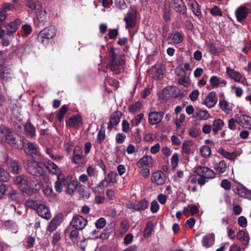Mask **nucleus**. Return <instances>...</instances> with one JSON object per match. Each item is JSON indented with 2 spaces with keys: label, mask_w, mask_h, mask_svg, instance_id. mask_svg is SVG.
Wrapping results in <instances>:
<instances>
[{
  "label": "nucleus",
  "mask_w": 251,
  "mask_h": 251,
  "mask_svg": "<svg viewBox=\"0 0 251 251\" xmlns=\"http://www.w3.org/2000/svg\"><path fill=\"white\" fill-rule=\"evenodd\" d=\"M51 238L52 245L53 246H56L61 239L60 233L58 232L54 233Z\"/></svg>",
  "instance_id": "obj_60"
},
{
  "label": "nucleus",
  "mask_w": 251,
  "mask_h": 251,
  "mask_svg": "<svg viewBox=\"0 0 251 251\" xmlns=\"http://www.w3.org/2000/svg\"><path fill=\"white\" fill-rule=\"evenodd\" d=\"M194 117L200 121H205L210 117V115L206 110L199 109L196 111Z\"/></svg>",
  "instance_id": "obj_29"
},
{
  "label": "nucleus",
  "mask_w": 251,
  "mask_h": 251,
  "mask_svg": "<svg viewBox=\"0 0 251 251\" xmlns=\"http://www.w3.org/2000/svg\"><path fill=\"white\" fill-rule=\"evenodd\" d=\"M180 77L178 79V82L179 84L188 87L190 85V80L189 78L185 75H178Z\"/></svg>",
  "instance_id": "obj_49"
},
{
  "label": "nucleus",
  "mask_w": 251,
  "mask_h": 251,
  "mask_svg": "<svg viewBox=\"0 0 251 251\" xmlns=\"http://www.w3.org/2000/svg\"><path fill=\"white\" fill-rule=\"evenodd\" d=\"M188 6H190L192 12L196 16H200L201 15V9L199 5L196 1V0H192L191 2L187 3Z\"/></svg>",
  "instance_id": "obj_36"
},
{
  "label": "nucleus",
  "mask_w": 251,
  "mask_h": 251,
  "mask_svg": "<svg viewBox=\"0 0 251 251\" xmlns=\"http://www.w3.org/2000/svg\"><path fill=\"white\" fill-rule=\"evenodd\" d=\"M219 105L220 109L226 114L230 113L232 110L230 103L226 100H223L219 101Z\"/></svg>",
  "instance_id": "obj_37"
},
{
  "label": "nucleus",
  "mask_w": 251,
  "mask_h": 251,
  "mask_svg": "<svg viewBox=\"0 0 251 251\" xmlns=\"http://www.w3.org/2000/svg\"><path fill=\"white\" fill-rule=\"evenodd\" d=\"M45 153L49 156V157L55 162H59L64 158V156L61 154L54 155L53 154V150L49 148L46 149Z\"/></svg>",
  "instance_id": "obj_34"
},
{
  "label": "nucleus",
  "mask_w": 251,
  "mask_h": 251,
  "mask_svg": "<svg viewBox=\"0 0 251 251\" xmlns=\"http://www.w3.org/2000/svg\"><path fill=\"white\" fill-rule=\"evenodd\" d=\"M24 128L26 133L31 137H33L35 135V128L30 122H27L25 124Z\"/></svg>",
  "instance_id": "obj_44"
},
{
  "label": "nucleus",
  "mask_w": 251,
  "mask_h": 251,
  "mask_svg": "<svg viewBox=\"0 0 251 251\" xmlns=\"http://www.w3.org/2000/svg\"><path fill=\"white\" fill-rule=\"evenodd\" d=\"M22 23L20 19H16L13 21L10 22L5 26L6 34L8 35L15 32L18 29Z\"/></svg>",
  "instance_id": "obj_16"
},
{
  "label": "nucleus",
  "mask_w": 251,
  "mask_h": 251,
  "mask_svg": "<svg viewBox=\"0 0 251 251\" xmlns=\"http://www.w3.org/2000/svg\"><path fill=\"white\" fill-rule=\"evenodd\" d=\"M115 7L119 9H124L126 7V3L124 0H114Z\"/></svg>",
  "instance_id": "obj_63"
},
{
  "label": "nucleus",
  "mask_w": 251,
  "mask_h": 251,
  "mask_svg": "<svg viewBox=\"0 0 251 251\" xmlns=\"http://www.w3.org/2000/svg\"><path fill=\"white\" fill-rule=\"evenodd\" d=\"M226 168V164L224 160H222L219 163H216L214 166L215 170L219 174H223L225 172Z\"/></svg>",
  "instance_id": "obj_43"
},
{
  "label": "nucleus",
  "mask_w": 251,
  "mask_h": 251,
  "mask_svg": "<svg viewBox=\"0 0 251 251\" xmlns=\"http://www.w3.org/2000/svg\"><path fill=\"white\" fill-rule=\"evenodd\" d=\"M209 82L213 88H217L220 86V78L216 75H212L209 79Z\"/></svg>",
  "instance_id": "obj_57"
},
{
  "label": "nucleus",
  "mask_w": 251,
  "mask_h": 251,
  "mask_svg": "<svg viewBox=\"0 0 251 251\" xmlns=\"http://www.w3.org/2000/svg\"><path fill=\"white\" fill-rule=\"evenodd\" d=\"M9 178V174L3 169L0 168V180L6 182L7 181Z\"/></svg>",
  "instance_id": "obj_58"
},
{
  "label": "nucleus",
  "mask_w": 251,
  "mask_h": 251,
  "mask_svg": "<svg viewBox=\"0 0 251 251\" xmlns=\"http://www.w3.org/2000/svg\"><path fill=\"white\" fill-rule=\"evenodd\" d=\"M210 13L211 15L214 16H220L221 17L223 15L221 10L217 7V6H214L210 10Z\"/></svg>",
  "instance_id": "obj_64"
},
{
  "label": "nucleus",
  "mask_w": 251,
  "mask_h": 251,
  "mask_svg": "<svg viewBox=\"0 0 251 251\" xmlns=\"http://www.w3.org/2000/svg\"><path fill=\"white\" fill-rule=\"evenodd\" d=\"M73 227L69 226L65 230V234L69 233V237L72 240H76L78 236V229H73Z\"/></svg>",
  "instance_id": "obj_40"
},
{
  "label": "nucleus",
  "mask_w": 251,
  "mask_h": 251,
  "mask_svg": "<svg viewBox=\"0 0 251 251\" xmlns=\"http://www.w3.org/2000/svg\"><path fill=\"white\" fill-rule=\"evenodd\" d=\"M56 28L53 25H50L41 30L38 35V39L43 45L48 44L50 39H53L56 34Z\"/></svg>",
  "instance_id": "obj_4"
},
{
  "label": "nucleus",
  "mask_w": 251,
  "mask_h": 251,
  "mask_svg": "<svg viewBox=\"0 0 251 251\" xmlns=\"http://www.w3.org/2000/svg\"><path fill=\"white\" fill-rule=\"evenodd\" d=\"M191 70L190 64L188 63H185L176 68L175 73L176 75H186V71H190Z\"/></svg>",
  "instance_id": "obj_30"
},
{
  "label": "nucleus",
  "mask_w": 251,
  "mask_h": 251,
  "mask_svg": "<svg viewBox=\"0 0 251 251\" xmlns=\"http://www.w3.org/2000/svg\"><path fill=\"white\" fill-rule=\"evenodd\" d=\"M120 121V117L117 114H113L110 119L107 129L111 131L112 128L117 125Z\"/></svg>",
  "instance_id": "obj_41"
},
{
  "label": "nucleus",
  "mask_w": 251,
  "mask_h": 251,
  "mask_svg": "<svg viewBox=\"0 0 251 251\" xmlns=\"http://www.w3.org/2000/svg\"><path fill=\"white\" fill-rule=\"evenodd\" d=\"M166 180L165 174L161 170H157L152 174L151 181L156 185H164Z\"/></svg>",
  "instance_id": "obj_7"
},
{
  "label": "nucleus",
  "mask_w": 251,
  "mask_h": 251,
  "mask_svg": "<svg viewBox=\"0 0 251 251\" xmlns=\"http://www.w3.org/2000/svg\"><path fill=\"white\" fill-rule=\"evenodd\" d=\"M66 184H67V176H65L64 174L57 177V180L54 186L56 192L58 193H61L63 190V187H65Z\"/></svg>",
  "instance_id": "obj_18"
},
{
  "label": "nucleus",
  "mask_w": 251,
  "mask_h": 251,
  "mask_svg": "<svg viewBox=\"0 0 251 251\" xmlns=\"http://www.w3.org/2000/svg\"><path fill=\"white\" fill-rule=\"evenodd\" d=\"M68 110V107L67 105H63L61 106L58 114H57V118L59 122H61L63 120L64 115L67 112Z\"/></svg>",
  "instance_id": "obj_51"
},
{
  "label": "nucleus",
  "mask_w": 251,
  "mask_h": 251,
  "mask_svg": "<svg viewBox=\"0 0 251 251\" xmlns=\"http://www.w3.org/2000/svg\"><path fill=\"white\" fill-rule=\"evenodd\" d=\"M2 135V140L8 144L13 145L15 143V138L14 133L9 128L4 127L0 129Z\"/></svg>",
  "instance_id": "obj_8"
},
{
  "label": "nucleus",
  "mask_w": 251,
  "mask_h": 251,
  "mask_svg": "<svg viewBox=\"0 0 251 251\" xmlns=\"http://www.w3.org/2000/svg\"><path fill=\"white\" fill-rule=\"evenodd\" d=\"M105 138V130L103 126H101L99 130L96 141L98 144L101 143Z\"/></svg>",
  "instance_id": "obj_47"
},
{
  "label": "nucleus",
  "mask_w": 251,
  "mask_h": 251,
  "mask_svg": "<svg viewBox=\"0 0 251 251\" xmlns=\"http://www.w3.org/2000/svg\"><path fill=\"white\" fill-rule=\"evenodd\" d=\"M218 152L224 157L230 160L235 159L238 155L235 152H228L222 148H219Z\"/></svg>",
  "instance_id": "obj_32"
},
{
  "label": "nucleus",
  "mask_w": 251,
  "mask_h": 251,
  "mask_svg": "<svg viewBox=\"0 0 251 251\" xmlns=\"http://www.w3.org/2000/svg\"><path fill=\"white\" fill-rule=\"evenodd\" d=\"M224 125V122L220 119L215 120L213 123L212 131L216 134L222 129Z\"/></svg>",
  "instance_id": "obj_42"
},
{
  "label": "nucleus",
  "mask_w": 251,
  "mask_h": 251,
  "mask_svg": "<svg viewBox=\"0 0 251 251\" xmlns=\"http://www.w3.org/2000/svg\"><path fill=\"white\" fill-rule=\"evenodd\" d=\"M183 39L182 33L179 32H176L172 37V41L175 44H178L182 42Z\"/></svg>",
  "instance_id": "obj_53"
},
{
  "label": "nucleus",
  "mask_w": 251,
  "mask_h": 251,
  "mask_svg": "<svg viewBox=\"0 0 251 251\" xmlns=\"http://www.w3.org/2000/svg\"><path fill=\"white\" fill-rule=\"evenodd\" d=\"M143 107L142 103L140 101H137L133 103L129 107V110L131 113H135L140 110Z\"/></svg>",
  "instance_id": "obj_48"
},
{
  "label": "nucleus",
  "mask_w": 251,
  "mask_h": 251,
  "mask_svg": "<svg viewBox=\"0 0 251 251\" xmlns=\"http://www.w3.org/2000/svg\"><path fill=\"white\" fill-rule=\"evenodd\" d=\"M136 165L139 168L144 166L151 168L154 165L153 159L150 155H145L138 160Z\"/></svg>",
  "instance_id": "obj_17"
},
{
  "label": "nucleus",
  "mask_w": 251,
  "mask_h": 251,
  "mask_svg": "<svg viewBox=\"0 0 251 251\" xmlns=\"http://www.w3.org/2000/svg\"><path fill=\"white\" fill-rule=\"evenodd\" d=\"M4 226L7 229L13 233H16L18 231V226L16 223L12 220H7L4 223Z\"/></svg>",
  "instance_id": "obj_39"
},
{
  "label": "nucleus",
  "mask_w": 251,
  "mask_h": 251,
  "mask_svg": "<svg viewBox=\"0 0 251 251\" xmlns=\"http://www.w3.org/2000/svg\"><path fill=\"white\" fill-rule=\"evenodd\" d=\"M152 77L155 80H158L162 77L163 74V70L161 68H157L152 70Z\"/></svg>",
  "instance_id": "obj_50"
},
{
  "label": "nucleus",
  "mask_w": 251,
  "mask_h": 251,
  "mask_svg": "<svg viewBox=\"0 0 251 251\" xmlns=\"http://www.w3.org/2000/svg\"><path fill=\"white\" fill-rule=\"evenodd\" d=\"M200 152L202 156L204 158L208 157L211 153L210 148L205 145L203 146L201 148Z\"/></svg>",
  "instance_id": "obj_52"
},
{
  "label": "nucleus",
  "mask_w": 251,
  "mask_h": 251,
  "mask_svg": "<svg viewBox=\"0 0 251 251\" xmlns=\"http://www.w3.org/2000/svg\"><path fill=\"white\" fill-rule=\"evenodd\" d=\"M185 115L184 114H181L178 119L175 120V125H176L177 130L181 129V123L184 122L185 120Z\"/></svg>",
  "instance_id": "obj_59"
},
{
  "label": "nucleus",
  "mask_w": 251,
  "mask_h": 251,
  "mask_svg": "<svg viewBox=\"0 0 251 251\" xmlns=\"http://www.w3.org/2000/svg\"><path fill=\"white\" fill-rule=\"evenodd\" d=\"M12 191V187L8 184L2 183L0 185V199L5 195H8Z\"/></svg>",
  "instance_id": "obj_38"
},
{
  "label": "nucleus",
  "mask_w": 251,
  "mask_h": 251,
  "mask_svg": "<svg viewBox=\"0 0 251 251\" xmlns=\"http://www.w3.org/2000/svg\"><path fill=\"white\" fill-rule=\"evenodd\" d=\"M237 123L242 127L251 129V117L245 114L236 115Z\"/></svg>",
  "instance_id": "obj_12"
},
{
  "label": "nucleus",
  "mask_w": 251,
  "mask_h": 251,
  "mask_svg": "<svg viewBox=\"0 0 251 251\" xmlns=\"http://www.w3.org/2000/svg\"><path fill=\"white\" fill-rule=\"evenodd\" d=\"M236 237L243 245L247 246L249 244L250 239L249 235L244 230H239L237 233Z\"/></svg>",
  "instance_id": "obj_28"
},
{
  "label": "nucleus",
  "mask_w": 251,
  "mask_h": 251,
  "mask_svg": "<svg viewBox=\"0 0 251 251\" xmlns=\"http://www.w3.org/2000/svg\"><path fill=\"white\" fill-rule=\"evenodd\" d=\"M24 151L26 154L31 155L33 158L40 155L38 146L35 142H28L24 147Z\"/></svg>",
  "instance_id": "obj_10"
},
{
  "label": "nucleus",
  "mask_w": 251,
  "mask_h": 251,
  "mask_svg": "<svg viewBox=\"0 0 251 251\" xmlns=\"http://www.w3.org/2000/svg\"><path fill=\"white\" fill-rule=\"evenodd\" d=\"M235 193L242 198L251 200V190H248L243 185L238 187L236 189Z\"/></svg>",
  "instance_id": "obj_26"
},
{
  "label": "nucleus",
  "mask_w": 251,
  "mask_h": 251,
  "mask_svg": "<svg viewBox=\"0 0 251 251\" xmlns=\"http://www.w3.org/2000/svg\"><path fill=\"white\" fill-rule=\"evenodd\" d=\"M114 50V48L112 47L108 49L107 57L108 63L107 64V68L109 69L113 74L117 75L124 71L125 62L121 56L115 54Z\"/></svg>",
  "instance_id": "obj_2"
},
{
  "label": "nucleus",
  "mask_w": 251,
  "mask_h": 251,
  "mask_svg": "<svg viewBox=\"0 0 251 251\" xmlns=\"http://www.w3.org/2000/svg\"><path fill=\"white\" fill-rule=\"evenodd\" d=\"M82 118L79 115L70 117L67 121V125L71 127L78 128L82 124Z\"/></svg>",
  "instance_id": "obj_23"
},
{
  "label": "nucleus",
  "mask_w": 251,
  "mask_h": 251,
  "mask_svg": "<svg viewBox=\"0 0 251 251\" xmlns=\"http://www.w3.org/2000/svg\"><path fill=\"white\" fill-rule=\"evenodd\" d=\"M14 183L20 186H30L31 181L24 175H20L14 177Z\"/></svg>",
  "instance_id": "obj_25"
},
{
  "label": "nucleus",
  "mask_w": 251,
  "mask_h": 251,
  "mask_svg": "<svg viewBox=\"0 0 251 251\" xmlns=\"http://www.w3.org/2000/svg\"><path fill=\"white\" fill-rule=\"evenodd\" d=\"M143 118L144 114L143 113L137 115L130 121L132 126H138Z\"/></svg>",
  "instance_id": "obj_54"
},
{
  "label": "nucleus",
  "mask_w": 251,
  "mask_h": 251,
  "mask_svg": "<svg viewBox=\"0 0 251 251\" xmlns=\"http://www.w3.org/2000/svg\"><path fill=\"white\" fill-rule=\"evenodd\" d=\"M133 208L136 210H144L146 209L149 203L146 200H142L134 204Z\"/></svg>",
  "instance_id": "obj_46"
},
{
  "label": "nucleus",
  "mask_w": 251,
  "mask_h": 251,
  "mask_svg": "<svg viewBox=\"0 0 251 251\" xmlns=\"http://www.w3.org/2000/svg\"><path fill=\"white\" fill-rule=\"evenodd\" d=\"M164 115L163 112H151L148 115L149 123L154 125L161 122Z\"/></svg>",
  "instance_id": "obj_13"
},
{
  "label": "nucleus",
  "mask_w": 251,
  "mask_h": 251,
  "mask_svg": "<svg viewBox=\"0 0 251 251\" xmlns=\"http://www.w3.org/2000/svg\"><path fill=\"white\" fill-rule=\"evenodd\" d=\"M11 69L7 67L0 65V78L5 81L10 80L13 77Z\"/></svg>",
  "instance_id": "obj_19"
},
{
  "label": "nucleus",
  "mask_w": 251,
  "mask_h": 251,
  "mask_svg": "<svg viewBox=\"0 0 251 251\" xmlns=\"http://www.w3.org/2000/svg\"><path fill=\"white\" fill-rule=\"evenodd\" d=\"M7 165L9 171L13 174H18L21 170L20 166L17 162L12 160H8Z\"/></svg>",
  "instance_id": "obj_31"
},
{
  "label": "nucleus",
  "mask_w": 251,
  "mask_h": 251,
  "mask_svg": "<svg viewBox=\"0 0 251 251\" xmlns=\"http://www.w3.org/2000/svg\"><path fill=\"white\" fill-rule=\"evenodd\" d=\"M87 225V220L79 215H75L73 218L70 226L74 228L81 230L83 229Z\"/></svg>",
  "instance_id": "obj_9"
},
{
  "label": "nucleus",
  "mask_w": 251,
  "mask_h": 251,
  "mask_svg": "<svg viewBox=\"0 0 251 251\" xmlns=\"http://www.w3.org/2000/svg\"><path fill=\"white\" fill-rule=\"evenodd\" d=\"M15 8L16 7L14 4L8 2H4L1 5V9L6 13L7 12L14 10Z\"/></svg>",
  "instance_id": "obj_55"
},
{
  "label": "nucleus",
  "mask_w": 251,
  "mask_h": 251,
  "mask_svg": "<svg viewBox=\"0 0 251 251\" xmlns=\"http://www.w3.org/2000/svg\"><path fill=\"white\" fill-rule=\"evenodd\" d=\"M171 4L175 11L184 15L187 12V7L182 0H171Z\"/></svg>",
  "instance_id": "obj_14"
},
{
  "label": "nucleus",
  "mask_w": 251,
  "mask_h": 251,
  "mask_svg": "<svg viewBox=\"0 0 251 251\" xmlns=\"http://www.w3.org/2000/svg\"><path fill=\"white\" fill-rule=\"evenodd\" d=\"M214 242L215 235L213 233H210L203 236L201 244L203 247L208 248L212 246Z\"/></svg>",
  "instance_id": "obj_27"
},
{
  "label": "nucleus",
  "mask_w": 251,
  "mask_h": 251,
  "mask_svg": "<svg viewBox=\"0 0 251 251\" xmlns=\"http://www.w3.org/2000/svg\"><path fill=\"white\" fill-rule=\"evenodd\" d=\"M41 203L42 202L39 201H34L30 200L26 201L25 203V205L26 207L34 209L36 211Z\"/></svg>",
  "instance_id": "obj_45"
},
{
  "label": "nucleus",
  "mask_w": 251,
  "mask_h": 251,
  "mask_svg": "<svg viewBox=\"0 0 251 251\" xmlns=\"http://www.w3.org/2000/svg\"><path fill=\"white\" fill-rule=\"evenodd\" d=\"M30 163L28 172L38 178L42 185V189L44 194L48 197L50 196L53 190L48 174L43 171L40 167H38V165L35 162H32Z\"/></svg>",
  "instance_id": "obj_1"
},
{
  "label": "nucleus",
  "mask_w": 251,
  "mask_h": 251,
  "mask_svg": "<svg viewBox=\"0 0 251 251\" xmlns=\"http://www.w3.org/2000/svg\"><path fill=\"white\" fill-rule=\"evenodd\" d=\"M226 73L230 78L233 79L235 81L244 84L245 78H243L239 72L227 67L226 69Z\"/></svg>",
  "instance_id": "obj_15"
},
{
  "label": "nucleus",
  "mask_w": 251,
  "mask_h": 251,
  "mask_svg": "<svg viewBox=\"0 0 251 251\" xmlns=\"http://www.w3.org/2000/svg\"><path fill=\"white\" fill-rule=\"evenodd\" d=\"M78 182L72 179L71 175L67 176V184L65 185V192L69 195H72L76 191Z\"/></svg>",
  "instance_id": "obj_11"
},
{
  "label": "nucleus",
  "mask_w": 251,
  "mask_h": 251,
  "mask_svg": "<svg viewBox=\"0 0 251 251\" xmlns=\"http://www.w3.org/2000/svg\"><path fill=\"white\" fill-rule=\"evenodd\" d=\"M217 102L216 93L215 92H211L207 95L204 102L207 107L210 108L214 107Z\"/></svg>",
  "instance_id": "obj_21"
},
{
  "label": "nucleus",
  "mask_w": 251,
  "mask_h": 251,
  "mask_svg": "<svg viewBox=\"0 0 251 251\" xmlns=\"http://www.w3.org/2000/svg\"><path fill=\"white\" fill-rule=\"evenodd\" d=\"M107 182L110 183H114L117 181V174L111 171L104 178Z\"/></svg>",
  "instance_id": "obj_56"
},
{
  "label": "nucleus",
  "mask_w": 251,
  "mask_h": 251,
  "mask_svg": "<svg viewBox=\"0 0 251 251\" xmlns=\"http://www.w3.org/2000/svg\"><path fill=\"white\" fill-rule=\"evenodd\" d=\"M36 16L39 22H43L46 20L47 13L45 9L40 4L36 10Z\"/></svg>",
  "instance_id": "obj_33"
},
{
  "label": "nucleus",
  "mask_w": 251,
  "mask_h": 251,
  "mask_svg": "<svg viewBox=\"0 0 251 251\" xmlns=\"http://www.w3.org/2000/svg\"><path fill=\"white\" fill-rule=\"evenodd\" d=\"M196 173L200 176V178L204 179L205 183L209 179L214 178L215 177V172L208 167L198 166L195 168Z\"/></svg>",
  "instance_id": "obj_6"
},
{
  "label": "nucleus",
  "mask_w": 251,
  "mask_h": 251,
  "mask_svg": "<svg viewBox=\"0 0 251 251\" xmlns=\"http://www.w3.org/2000/svg\"><path fill=\"white\" fill-rule=\"evenodd\" d=\"M152 231V224L151 223L148 222L147 224L146 227L144 231V236L148 237L150 236Z\"/></svg>",
  "instance_id": "obj_61"
},
{
  "label": "nucleus",
  "mask_w": 251,
  "mask_h": 251,
  "mask_svg": "<svg viewBox=\"0 0 251 251\" xmlns=\"http://www.w3.org/2000/svg\"><path fill=\"white\" fill-rule=\"evenodd\" d=\"M249 12V9L244 5L239 7L235 11V15L237 21L241 23L246 18L247 15Z\"/></svg>",
  "instance_id": "obj_20"
},
{
  "label": "nucleus",
  "mask_w": 251,
  "mask_h": 251,
  "mask_svg": "<svg viewBox=\"0 0 251 251\" xmlns=\"http://www.w3.org/2000/svg\"><path fill=\"white\" fill-rule=\"evenodd\" d=\"M62 221V215L58 214L54 217L51 220L49 225L47 227V230L50 232L54 231L60 225Z\"/></svg>",
  "instance_id": "obj_22"
},
{
  "label": "nucleus",
  "mask_w": 251,
  "mask_h": 251,
  "mask_svg": "<svg viewBox=\"0 0 251 251\" xmlns=\"http://www.w3.org/2000/svg\"><path fill=\"white\" fill-rule=\"evenodd\" d=\"M114 230V226L112 224L108 225L100 235L99 238L102 240L106 239Z\"/></svg>",
  "instance_id": "obj_35"
},
{
  "label": "nucleus",
  "mask_w": 251,
  "mask_h": 251,
  "mask_svg": "<svg viewBox=\"0 0 251 251\" xmlns=\"http://www.w3.org/2000/svg\"><path fill=\"white\" fill-rule=\"evenodd\" d=\"M32 162H34L37 163L38 165V167H40L42 170L45 172L46 173L47 172L44 170V167L48 171L49 173L51 175L55 176L58 177L59 176L63 174L61 169L55 163L49 159L47 160L44 163L37 162L33 159L26 160L25 162H24V165L27 171L28 168L30 166V163Z\"/></svg>",
  "instance_id": "obj_3"
},
{
  "label": "nucleus",
  "mask_w": 251,
  "mask_h": 251,
  "mask_svg": "<svg viewBox=\"0 0 251 251\" xmlns=\"http://www.w3.org/2000/svg\"><path fill=\"white\" fill-rule=\"evenodd\" d=\"M36 212L40 216L45 219L49 220L51 218V215L49 208L42 203L39 205Z\"/></svg>",
  "instance_id": "obj_24"
},
{
  "label": "nucleus",
  "mask_w": 251,
  "mask_h": 251,
  "mask_svg": "<svg viewBox=\"0 0 251 251\" xmlns=\"http://www.w3.org/2000/svg\"><path fill=\"white\" fill-rule=\"evenodd\" d=\"M126 25V28L129 32L136 25L137 23V13L136 10L131 7L124 18Z\"/></svg>",
  "instance_id": "obj_5"
},
{
  "label": "nucleus",
  "mask_w": 251,
  "mask_h": 251,
  "mask_svg": "<svg viewBox=\"0 0 251 251\" xmlns=\"http://www.w3.org/2000/svg\"><path fill=\"white\" fill-rule=\"evenodd\" d=\"M179 160V155L177 153H175L171 157V163L172 167L173 168H176L177 165Z\"/></svg>",
  "instance_id": "obj_62"
}]
</instances>
